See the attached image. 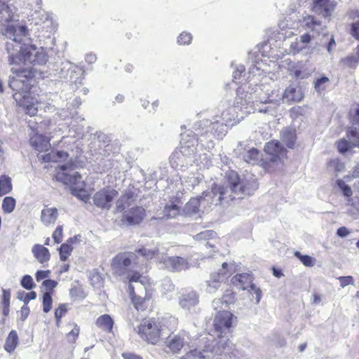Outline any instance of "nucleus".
<instances>
[{"label": "nucleus", "instance_id": "58", "mask_svg": "<svg viewBox=\"0 0 359 359\" xmlns=\"http://www.w3.org/2000/svg\"><path fill=\"white\" fill-rule=\"evenodd\" d=\"M355 178H359V162L353 167L351 174L344 177V179L348 182Z\"/></svg>", "mask_w": 359, "mask_h": 359}, {"label": "nucleus", "instance_id": "4", "mask_svg": "<svg viewBox=\"0 0 359 359\" xmlns=\"http://www.w3.org/2000/svg\"><path fill=\"white\" fill-rule=\"evenodd\" d=\"M17 8L8 1H0V32L10 41L6 42V48L13 61L14 45L19 46V41L27 33V27L15 20Z\"/></svg>", "mask_w": 359, "mask_h": 359}, {"label": "nucleus", "instance_id": "37", "mask_svg": "<svg viewBox=\"0 0 359 359\" xmlns=\"http://www.w3.org/2000/svg\"><path fill=\"white\" fill-rule=\"evenodd\" d=\"M296 257H297L305 266L311 267L316 264V259L309 255H302L299 252L294 253Z\"/></svg>", "mask_w": 359, "mask_h": 359}, {"label": "nucleus", "instance_id": "60", "mask_svg": "<svg viewBox=\"0 0 359 359\" xmlns=\"http://www.w3.org/2000/svg\"><path fill=\"white\" fill-rule=\"evenodd\" d=\"M79 329L77 327H74L67 334V339L70 342H74L79 336Z\"/></svg>", "mask_w": 359, "mask_h": 359}, {"label": "nucleus", "instance_id": "23", "mask_svg": "<svg viewBox=\"0 0 359 359\" xmlns=\"http://www.w3.org/2000/svg\"><path fill=\"white\" fill-rule=\"evenodd\" d=\"M58 217L57 209L52 207H45L41 213V220L46 225L48 226L51 224H54Z\"/></svg>", "mask_w": 359, "mask_h": 359}, {"label": "nucleus", "instance_id": "24", "mask_svg": "<svg viewBox=\"0 0 359 359\" xmlns=\"http://www.w3.org/2000/svg\"><path fill=\"white\" fill-rule=\"evenodd\" d=\"M165 266L173 271H180L189 267L188 263L180 257H168L165 259Z\"/></svg>", "mask_w": 359, "mask_h": 359}, {"label": "nucleus", "instance_id": "2", "mask_svg": "<svg viewBox=\"0 0 359 359\" xmlns=\"http://www.w3.org/2000/svg\"><path fill=\"white\" fill-rule=\"evenodd\" d=\"M259 66L255 65L250 69V74L252 76L256 75V77L259 79L257 81V86L256 90L253 91L255 97L262 103H273L279 104L280 101L285 102H299L304 97V94L302 90L293 85L289 86L284 91L283 94L279 93L278 88L271 90L269 93V81L271 79L264 74L266 69H261L262 65L257 63Z\"/></svg>", "mask_w": 359, "mask_h": 359}, {"label": "nucleus", "instance_id": "64", "mask_svg": "<svg viewBox=\"0 0 359 359\" xmlns=\"http://www.w3.org/2000/svg\"><path fill=\"white\" fill-rule=\"evenodd\" d=\"M350 205L351 208H350L349 211L351 215H359V202L353 203L351 201H349Z\"/></svg>", "mask_w": 359, "mask_h": 359}, {"label": "nucleus", "instance_id": "50", "mask_svg": "<svg viewBox=\"0 0 359 359\" xmlns=\"http://www.w3.org/2000/svg\"><path fill=\"white\" fill-rule=\"evenodd\" d=\"M350 117L353 123L359 124V103L352 106L350 111Z\"/></svg>", "mask_w": 359, "mask_h": 359}, {"label": "nucleus", "instance_id": "1", "mask_svg": "<svg viewBox=\"0 0 359 359\" xmlns=\"http://www.w3.org/2000/svg\"><path fill=\"white\" fill-rule=\"evenodd\" d=\"M258 80L254 75L247 83L240 86L233 105L223 104L219 107L212 123V130L215 129V133L218 136L226 131L225 126L238 123L254 110V103L259 102L253 93Z\"/></svg>", "mask_w": 359, "mask_h": 359}, {"label": "nucleus", "instance_id": "61", "mask_svg": "<svg viewBox=\"0 0 359 359\" xmlns=\"http://www.w3.org/2000/svg\"><path fill=\"white\" fill-rule=\"evenodd\" d=\"M351 34L355 39L359 41V21L352 24Z\"/></svg>", "mask_w": 359, "mask_h": 359}, {"label": "nucleus", "instance_id": "8", "mask_svg": "<svg viewBox=\"0 0 359 359\" xmlns=\"http://www.w3.org/2000/svg\"><path fill=\"white\" fill-rule=\"evenodd\" d=\"M139 334L151 344H157L161 339L168 335L170 330L165 327L162 322L155 319L144 320L141 323Z\"/></svg>", "mask_w": 359, "mask_h": 359}, {"label": "nucleus", "instance_id": "38", "mask_svg": "<svg viewBox=\"0 0 359 359\" xmlns=\"http://www.w3.org/2000/svg\"><path fill=\"white\" fill-rule=\"evenodd\" d=\"M43 17L44 18V20L41 25V29H45L47 32H51L52 31L55 30V25L50 15L47 13H45L43 15Z\"/></svg>", "mask_w": 359, "mask_h": 359}, {"label": "nucleus", "instance_id": "5", "mask_svg": "<svg viewBox=\"0 0 359 359\" xmlns=\"http://www.w3.org/2000/svg\"><path fill=\"white\" fill-rule=\"evenodd\" d=\"M27 32L22 40L19 41V46L14 45L13 50L11 52L14 53L13 61L11 62V55L8 54L9 64L18 65L21 64L27 65L32 64L33 65H43L48 61V55L46 50L43 48H37L34 45L26 44L25 43L26 40Z\"/></svg>", "mask_w": 359, "mask_h": 359}, {"label": "nucleus", "instance_id": "49", "mask_svg": "<svg viewBox=\"0 0 359 359\" xmlns=\"http://www.w3.org/2000/svg\"><path fill=\"white\" fill-rule=\"evenodd\" d=\"M337 184L345 196L350 197L352 195V190L351 187L347 185L343 180H337Z\"/></svg>", "mask_w": 359, "mask_h": 359}, {"label": "nucleus", "instance_id": "56", "mask_svg": "<svg viewBox=\"0 0 359 359\" xmlns=\"http://www.w3.org/2000/svg\"><path fill=\"white\" fill-rule=\"evenodd\" d=\"M235 301V294L231 291H227V292L223 297L222 304H225V306H228L229 304L233 303Z\"/></svg>", "mask_w": 359, "mask_h": 359}, {"label": "nucleus", "instance_id": "46", "mask_svg": "<svg viewBox=\"0 0 359 359\" xmlns=\"http://www.w3.org/2000/svg\"><path fill=\"white\" fill-rule=\"evenodd\" d=\"M337 149L340 153H345L351 148L354 147L351 144V141H347L345 139L340 140L337 143Z\"/></svg>", "mask_w": 359, "mask_h": 359}, {"label": "nucleus", "instance_id": "15", "mask_svg": "<svg viewBox=\"0 0 359 359\" xmlns=\"http://www.w3.org/2000/svg\"><path fill=\"white\" fill-rule=\"evenodd\" d=\"M335 7L336 2L334 0H313L312 10L325 18L330 16Z\"/></svg>", "mask_w": 359, "mask_h": 359}, {"label": "nucleus", "instance_id": "13", "mask_svg": "<svg viewBox=\"0 0 359 359\" xmlns=\"http://www.w3.org/2000/svg\"><path fill=\"white\" fill-rule=\"evenodd\" d=\"M196 140L194 137H191V140L186 141L184 138L182 139L181 150L180 151H175L170 156V161L173 165L177 166L178 165L176 161V158L180 159V156H189L194 154L196 150Z\"/></svg>", "mask_w": 359, "mask_h": 359}, {"label": "nucleus", "instance_id": "12", "mask_svg": "<svg viewBox=\"0 0 359 359\" xmlns=\"http://www.w3.org/2000/svg\"><path fill=\"white\" fill-rule=\"evenodd\" d=\"M11 72L15 76L11 78L9 81V86L13 90L19 91L20 89V83H24L25 81L23 79H28L32 77L33 74L31 69L19 67L16 68L13 67L11 68Z\"/></svg>", "mask_w": 359, "mask_h": 359}, {"label": "nucleus", "instance_id": "28", "mask_svg": "<svg viewBox=\"0 0 359 359\" xmlns=\"http://www.w3.org/2000/svg\"><path fill=\"white\" fill-rule=\"evenodd\" d=\"M114 321L110 316L104 314L101 316L96 321V325L102 330L111 332L113 327Z\"/></svg>", "mask_w": 359, "mask_h": 359}, {"label": "nucleus", "instance_id": "52", "mask_svg": "<svg viewBox=\"0 0 359 359\" xmlns=\"http://www.w3.org/2000/svg\"><path fill=\"white\" fill-rule=\"evenodd\" d=\"M21 285L27 290H31L35 286L32 276L29 275L23 276L21 280Z\"/></svg>", "mask_w": 359, "mask_h": 359}, {"label": "nucleus", "instance_id": "29", "mask_svg": "<svg viewBox=\"0 0 359 359\" xmlns=\"http://www.w3.org/2000/svg\"><path fill=\"white\" fill-rule=\"evenodd\" d=\"M281 138L287 147L292 148L296 140L295 131L293 129H285L282 132Z\"/></svg>", "mask_w": 359, "mask_h": 359}, {"label": "nucleus", "instance_id": "36", "mask_svg": "<svg viewBox=\"0 0 359 359\" xmlns=\"http://www.w3.org/2000/svg\"><path fill=\"white\" fill-rule=\"evenodd\" d=\"M133 201V194H126L121 198L118 199L116 203L117 208L120 210L124 209L126 206L130 205Z\"/></svg>", "mask_w": 359, "mask_h": 359}, {"label": "nucleus", "instance_id": "57", "mask_svg": "<svg viewBox=\"0 0 359 359\" xmlns=\"http://www.w3.org/2000/svg\"><path fill=\"white\" fill-rule=\"evenodd\" d=\"M67 309L66 305L61 304L55 311V317L56 318L57 323L58 324L60 318L63 316V315L67 312Z\"/></svg>", "mask_w": 359, "mask_h": 359}, {"label": "nucleus", "instance_id": "30", "mask_svg": "<svg viewBox=\"0 0 359 359\" xmlns=\"http://www.w3.org/2000/svg\"><path fill=\"white\" fill-rule=\"evenodd\" d=\"M167 346L174 353L178 352L184 346L183 339L179 336H174L168 339L166 341Z\"/></svg>", "mask_w": 359, "mask_h": 359}, {"label": "nucleus", "instance_id": "20", "mask_svg": "<svg viewBox=\"0 0 359 359\" xmlns=\"http://www.w3.org/2000/svg\"><path fill=\"white\" fill-rule=\"evenodd\" d=\"M145 215L144 209L141 207H136L132 208L127 212L123 218V222L128 224H139Z\"/></svg>", "mask_w": 359, "mask_h": 359}, {"label": "nucleus", "instance_id": "27", "mask_svg": "<svg viewBox=\"0 0 359 359\" xmlns=\"http://www.w3.org/2000/svg\"><path fill=\"white\" fill-rule=\"evenodd\" d=\"M18 344V337L16 331L12 330L8 334L5 344H4V348L5 350L8 352L11 353L13 352L15 348L17 347Z\"/></svg>", "mask_w": 359, "mask_h": 359}, {"label": "nucleus", "instance_id": "43", "mask_svg": "<svg viewBox=\"0 0 359 359\" xmlns=\"http://www.w3.org/2000/svg\"><path fill=\"white\" fill-rule=\"evenodd\" d=\"M329 83V79L326 76H322L315 82V88L318 93H320L325 90Z\"/></svg>", "mask_w": 359, "mask_h": 359}, {"label": "nucleus", "instance_id": "63", "mask_svg": "<svg viewBox=\"0 0 359 359\" xmlns=\"http://www.w3.org/2000/svg\"><path fill=\"white\" fill-rule=\"evenodd\" d=\"M93 280V283H92L93 285H97V287H100L102 285V277L100 274L98 273H95L93 276V278H91V280Z\"/></svg>", "mask_w": 359, "mask_h": 359}, {"label": "nucleus", "instance_id": "33", "mask_svg": "<svg viewBox=\"0 0 359 359\" xmlns=\"http://www.w3.org/2000/svg\"><path fill=\"white\" fill-rule=\"evenodd\" d=\"M72 239L71 238L70 240L67 241V243H63L59 250H60V259L62 260V261H65L68 257L70 255L72 250H73V248L72 247Z\"/></svg>", "mask_w": 359, "mask_h": 359}, {"label": "nucleus", "instance_id": "11", "mask_svg": "<svg viewBox=\"0 0 359 359\" xmlns=\"http://www.w3.org/2000/svg\"><path fill=\"white\" fill-rule=\"evenodd\" d=\"M264 149L266 154L270 156V161L273 163H281L286 156V150L276 140L268 142Z\"/></svg>", "mask_w": 359, "mask_h": 359}, {"label": "nucleus", "instance_id": "19", "mask_svg": "<svg viewBox=\"0 0 359 359\" xmlns=\"http://www.w3.org/2000/svg\"><path fill=\"white\" fill-rule=\"evenodd\" d=\"M29 142L32 147L40 152L47 151L50 147V140L39 133L32 136Z\"/></svg>", "mask_w": 359, "mask_h": 359}, {"label": "nucleus", "instance_id": "62", "mask_svg": "<svg viewBox=\"0 0 359 359\" xmlns=\"http://www.w3.org/2000/svg\"><path fill=\"white\" fill-rule=\"evenodd\" d=\"M245 72V67L243 65H239L236 67L233 74V80L236 81L241 78V74Z\"/></svg>", "mask_w": 359, "mask_h": 359}, {"label": "nucleus", "instance_id": "21", "mask_svg": "<svg viewBox=\"0 0 359 359\" xmlns=\"http://www.w3.org/2000/svg\"><path fill=\"white\" fill-rule=\"evenodd\" d=\"M179 303L182 308L190 311L198 304V295L194 291L184 292L180 297Z\"/></svg>", "mask_w": 359, "mask_h": 359}, {"label": "nucleus", "instance_id": "16", "mask_svg": "<svg viewBox=\"0 0 359 359\" xmlns=\"http://www.w3.org/2000/svg\"><path fill=\"white\" fill-rule=\"evenodd\" d=\"M117 191L114 189H104L97 192L94 196L95 204L100 208H109L112 200L116 197Z\"/></svg>", "mask_w": 359, "mask_h": 359}, {"label": "nucleus", "instance_id": "59", "mask_svg": "<svg viewBox=\"0 0 359 359\" xmlns=\"http://www.w3.org/2000/svg\"><path fill=\"white\" fill-rule=\"evenodd\" d=\"M53 238L55 243H60L62 241V226H58L53 233Z\"/></svg>", "mask_w": 359, "mask_h": 359}, {"label": "nucleus", "instance_id": "35", "mask_svg": "<svg viewBox=\"0 0 359 359\" xmlns=\"http://www.w3.org/2000/svg\"><path fill=\"white\" fill-rule=\"evenodd\" d=\"M128 278L129 280V282H140L142 285L146 286L147 285L149 284V279L144 276L140 275L137 273H129L128 276ZM145 289L147 290V287H145Z\"/></svg>", "mask_w": 359, "mask_h": 359}, {"label": "nucleus", "instance_id": "51", "mask_svg": "<svg viewBox=\"0 0 359 359\" xmlns=\"http://www.w3.org/2000/svg\"><path fill=\"white\" fill-rule=\"evenodd\" d=\"M36 297V293L34 291H32L28 293L22 292V294H18V299L22 300L25 305H27L29 302L32 299H35Z\"/></svg>", "mask_w": 359, "mask_h": 359}, {"label": "nucleus", "instance_id": "22", "mask_svg": "<svg viewBox=\"0 0 359 359\" xmlns=\"http://www.w3.org/2000/svg\"><path fill=\"white\" fill-rule=\"evenodd\" d=\"M132 255L126 254H119L115 257L111 262V266L114 272L117 274L122 273V269L130 265Z\"/></svg>", "mask_w": 359, "mask_h": 359}, {"label": "nucleus", "instance_id": "54", "mask_svg": "<svg viewBox=\"0 0 359 359\" xmlns=\"http://www.w3.org/2000/svg\"><path fill=\"white\" fill-rule=\"evenodd\" d=\"M216 236V233L212 231L205 230L196 236L198 240H208Z\"/></svg>", "mask_w": 359, "mask_h": 359}, {"label": "nucleus", "instance_id": "31", "mask_svg": "<svg viewBox=\"0 0 359 359\" xmlns=\"http://www.w3.org/2000/svg\"><path fill=\"white\" fill-rule=\"evenodd\" d=\"M12 190L11 179L7 175L0 177V196L6 195Z\"/></svg>", "mask_w": 359, "mask_h": 359}, {"label": "nucleus", "instance_id": "25", "mask_svg": "<svg viewBox=\"0 0 359 359\" xmlns=\"http://www.w3.org/2000/svg\"><path fill=\"white\" fill-rule=\"evenodd\" d=\"M232 284L242 290H248L250 284L252 283V279L249 274H237L231 279Z\"/></svg>", "mask_w": 359, "mask_h": 359}, {"label": "nucleus", "instance_id": "10", "mask_svg": "<svg viewBox=\"0 0 359 359\" xmlns=\"http://www.w3.org/2000/svg\"><path fill=\"white\" fill-rule=\"evenodd\" d=\"M14 98L18 105L23 108L26 114L30 116H34L36 114L38 111V102L36 99L31 97L27 95H22L20 93H16L14 95Z\"/></svg>", "mask_w": 359, "mask_h": 359}, {"label": "nucleus", "instance_id": "41", "mask_svg": "<svg viewBox=\"0 0 359 359\" xmlns=\"http://www.w3.org/2000/svg\"><path fill=\"white\" fill-rule=\"evenodd\" d=\"M180 211V206L177 204L167 205L164 210L165 218H172L177 216Z\"/></svg>", "mask_w": 359, "mask_h": 359}, {"label": "nucleus", "instance_id": "55", "mask_svg": "<svg viewBox=\"0 0 359 359\" xmlns=\"http://www.w3.org/2000/svg\"><path fill=\"white\" fill-rule=\"evenodd\" d=\"M338 280H339L340 285L341 287H345L348 285L354 284V279L351 276H340L338 278Z\"/></svg>", "mask_w": 359, "mask_h": 359}, {"label": "nucleus", "instance_id": "14", "mask_svg": "<svg viewBox=\"0 0 359 359\" xmlns=\"http://www.w3.org/2000/svg\"><path fill=\"white\" fill-rule=\"evenodd\" d=\"M314 39L313 35L309 32H304L299 37L296 38L290 43V51L293 54L299 53L309 48V44Z\"/></svg>", "mask_w": 359, "mask_h": 359}, {"label": "nucleus", "instance_id": "40", "mask_svg": "<svg viewBox=\"0 0 359 359\" xmlns=\"http://www.w3.org/2000/svg\"><path fill=\"white\" fill-rule=\"evenodd\" d=\"M246 290L250 293L252 297H255V303L259 304L262 296L261 289L252 283L250 284L248 290Z\"/></svg>", "mask_w": 359, "mask_h": 359}, {"label": "nucleus", "instance_id": "3", "mask_svg": "<svg viewBox=\"0 0 359 359\" xmlns=\"http://www.w3.org/2000/svg\"><path fill=\"white\" fill-rule=\"evenodd\" d=\"M228 177L229 182L231 185L229 189H224L220 186L215 185L211 191L204 192L201 198H193L190 199L185 206L186 213L191 215L199 212L201 208L205 210L210 204L222 202L224 199L227 198L225 195L229 191L233 192L235 194H250L248 188L243 182L240 180L236 172L231 171L229 173Z\"/></svg>", "mask_w": 359, "mask_h": 359}, {"label": "nucleus", "instance_id": "42", "mask_svg": "<svg viewBox=\"0 0 359 359\" xmlns=\"http://www.w3.org/2000/svg\"><path fill=\"white\" fill-rule=\"evenodd\" d=\"M244 158L246 162L255 164L259 159V151L256 149H251L246 153Z\"/></svg>", "mask_w": 359, "mask_h": 359}, {"label": "nucleus", "instance_id": "17", "mask_svg": "<svg viewBox=\"0 0 359 359\" xmlns=\"http://www.w3.org/2000/svg\"><path fill=\"white\" fill-rule=\"evenodd\" d=\"M228 266L226 263H223L222 269L217 275H212L210 280L208 282L207 292L209 293L215 292L220 286V283L229 276V273L226 271Z\"/></svg>", "mask_w": 359, "mask_h": 359}, {"label": "nucleus", "instance_id": "48", "mask_svg": "<svg viewBox=\"0 0 359 359\" xmlns=\"http://www.w3.org/2000/svg\"><path fill=\"white\" fill-rule=\"evenodd\" d=\"M68 156V154L67 152L65 151H56V152H52V154H49L46 158L47 161H57L60 159H66Z\"/></svg>", "mask_w": 359, "mask_h": 359}, {"label": "nucleus", "instance_id": "45", "mask_svg": "<svg viewBox=\"0 0 359 359\" xmlns=\"http://www.w3.org/2000/svg\"><path fill=\"white\" fill-rule=\"evenodd\" d=\"M52 297L48 292H46L43 296V310L45 313H48L51 309Z\"/></svg>", "mask_w": 359, "mask_h": 359}, {"label": "nucleus", "instance_id": "26", "mask_svg": "<svg viewBox=\"0 0 359 359\" xmlns=\"http://www.w3.org/2000/svg\"><path fill=\"white\" fill-rule=\"evenodd\" d=\"M32 252L34 257L41 264L50 259L49 250L42 245L36 244L32 247Z\"/></svg>", "mask_w": 359, "mask_h": 359}, {"label": "nucleus", "instance_id": "7", "mask_svg": "<svg viewBox=\"0 0 359 359\" xmlns=\"http://www.w3.org/2000/svg\"><path fill=\"white\" fill-rule=\"evenodd\" d=\"M57 181L72 186V193L80 200L87 202L89 199L88 191L85 189L86 184L80 182L81 175L76 170V165L68 162L60 165L55 175Z\"/></svg>", "mask_w": 359, "mask_h": 359}, {"label": "nucleus", "instance_id": "44", "mask_svg": "<svg viewBox=\"0 0 359 359\" xmlns=\"http://www.w3.org/2000/svg\"><path fill=\"white\" fill-rule=\"evenodd\" d=\"M192 41V35L189 32H183L177 37V42L179 45H189Z\"/></svg>", "mask_w": 359, "mask_h": 359}, {"label": "nucleus", "instance_id": "9", "mask_svg": "<svg viewBox=\"0 0 359 359\" xmlns=\"http://www.w3.org/2000/svg\"><path fill=\"white\" fill-rule=\"evenodd\" d=\"M198 349H196L187 353L182 359H229L230 356L225 351V341H223L217 347L210 344L200 342Z\"/></svg>", "mask_w": 359, "mask_h": 359}, {"label": "nucleus", "instance_id": "34", "mask_svg": "<svg viewBox=\"0 0 359 359\" xmlns=\"http://www.w3.org/2000/svg\"><path fill=\"white\" fill-rule=\"evenodd\" d=\"M346 135L353 147H359V130L350 128L347 130Z\"/></svg>", "mask_w": 359, "mask_h": 359}, {"label": "nucleus", "instance_id": "18", "mask_svg": "<svg viewBox=\"0 0 359 359\" xmlns=\"http://www.w3.org/2000/svg\"><path fill=\"white\" fill-rule=\"evenodd\" d=\"M300 27L305 32L313 34L315 38L320 32L321 24L319 21L316 20L314 17L307 15L301 22Z\"/></svg>", "mask_w": 359, "mask_h": 359}, {"label": "nucleus", "instance_id": "53", "mask_svg": "<svg viewBox=\"0 0 359 359\" xmlns=\"http://www.w3.org/2000/svg\"><path fill=\"white\" fill-rule=\"evenodd\" d=\"M355 54L356 56H348L343 59V62L346 65L351 66L355 64L358 61H359V45L356 48Z\"/></svg>", "mask_w": 359, "mask_h": 359}, {"label": "nucleus", "instance_id": "47", "mask_svg": "<svg viewBox=\"0 0 359 359\" xmlns=\"http://www.w3.org/2000/svg\"><path fill=\"white\" fill-rule=\"evenodd\" d=\"M328 168L330 169H333L336 172H341L344 170L345 165L344 163L341 162L339 160L333 159L328 163Z\"/></svg>", "mask_w": 359, "mask_h": 359}, {"label": "nucleus", "instance_id": "32", "mask_svg": "<svg viewBox=\"0 0 359 359\" xmlns=\"http://www.w3.org/2000/svg\"><path fill=\"white\" fill-rule=\"evenodd\" d=\"M129 290V294L131 298V301L133 304H134L135 307L137 309H142L144 307V304L145 302V299L137 297L134 292V287L132 286V285H129L128 287Z\"/></svg>", "mask_w": 359, "mask_h": 359}, {"label": "nucleus", "instance_id": "39", "mask_svg": "<svg viewBox=\"0 0 359 359\" xmlns=\"http://www.w3.org/2000/svg\"><path fill=\"white\" fill-rule=\"evenodd\" d=\"M15 207V200L12 197H6L3 200L2 209L6 213H11Z\"/></svg>", "mask_w": 359, "mask_h": 359}, {"label": "nucleus", "instance_id": "6", "mask_svg": "<svg viewBox=\"0 0 359 359\" xmlns=\"http://www.w3.org/2000/svg\"><path fill=\"white\" fill-rule=\"evenodd\" d=\"M236 316L231 311L224 310L217 312L214 318L213 325L215 334L219 339H216L212 335L207 334L206 337L200 339V342L210 344L211 346L215 345L217 347L223 341H225V351H227L229 341L227 336L231 333V328L233 324L236 323Z\"/></svg>", "mask_w": 359, "mask_h": 359}]
</instances>
